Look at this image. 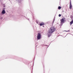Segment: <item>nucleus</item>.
I'll list each match as a JSON object with an SVG mask.
<instances>
[{
  "mask_svg": "<svg viewBox=\"0 0 73 73\" xmlns=\"http://www.w3.org/2000/svg\"><path fill=\"white\" fill-rule=\"evenodd\" d=\"M54 31V27H52L50 28V29L48 31V33H52Z\"/></svg>",
  "mask_w": 73,
  "mask_h": 73,
  "instance_id": "1",
  "label": "nucleus"
},
{
  "mask_svg": "<svg viewBox=\"0 0 73 73\" xmlns=\"http://www.w3.org/2000/svg\"><path fill=\"white\" fill-rule=\"evenodd\" d=\"M37 38L38 39V40H40V39L41 38V35H40V34L38 33V34Z\"/></svg>",
  "mask_w": 73,
  "mask_h": 73,
  "instance_id": "2",
  "label": "nucleus"
},
{
  "mask_svg": "<svg viewBox=\"0 0 73 73\" xmlns=\"http://www.w3.org/2000/svg\"><path fill=\"white\" fill-rule=\"evenodd\" d=\"M64 20H65V19H62L60 20L61 21V23H63V22H64Z\"/></svg>",
  "mask_w": 73,
  "mask_h": 73,
  "instance_id": "3",
  "label": "nucleus"
},
{
  "mask_svg": "<svg viewBox=\"0 0 73 73\" xmlns=\"http://www.w3.org/2000/svg\"><path fill=\"white\" fill-rule=\"evenodd\" d=\"M40 26H42V25H44V23L43 22H42V23L40 24Z\"/></svg>",
  "mask_w": 73,
  "mask_h": 73,
  "instance_id": "4",
  "label": "nucleus"
},
{
  "mask_svg": "<svg viewBox=\"0 0 73 73\" xmlns=\"http://www.w3.org/2000/svg\"><path fill=\"white\" fill-rule=\"evenodd\" d=\"M5 10H3L2 11V14H5Z\"/></svg>",
  "mask_w": 73,
  "mask_h": 73,
  "instance_id": "5",
  "label": "nucleus"
},
{
  "mask_svg": "<svg viewBox=\"0 0 73 73\" xmlns=\"http://www.w3.org/2000/svg\"><path fill=\"white\" fill-rule=\"evenodd\" d=\"M73 23V21H72L70 22V25H72Z\"/></svg>",
  "mask_w": 73,
  "mask_h": 73,
  "instance_id": "6",
  "label": "nucleus"
},
{
  "mask_svg": "<svg viewBox=\"0 0 73 73\" xmlns=\"http://www.w3.org/2000/svg\"><path fill=\"white\" fill-rule=\"evenodd\" d=\"M70 9H71V8H72V5H70Z\"/></svg>",
  "mask_w": 73,
  "mask_h": 73,
  "instance_id": "7",
  "label": "nucleus"
},
{
  "mask_svg": "<svg viewBox=\"0 0 73 73\" xmlns=\"http://www.w3.org/2000/svg\"><path fill=\"white\" fill-rule=\"evenodd\" d=\"M58 9H61V7H58Z\"/></svg>",
  "mask_w": 73,
  "mask_h": 73,
  "instance_id": "8",
  "label": "nucleus"
},
{
  "mask_svg": "<svg viewBox=\"0 0 73 73\" xmlns=\"http://www.w3.org/2000/svg\"><path fill=\"white\" fill-rule=\"evenodd\" d=\"M61 16V14H59V17H60V16Z\"/></svg>",
  "mask_w": 73,
  "mask_h": 73,
  "instance_id": "9",
  "label": "nucleus"
},
{
  "mask_svg": "<svg viewBox=\"0 0 73 73\" xmlns=\"http://www.w3.org/2000/svg\"><path fill=\"white\" fill-rule=\"evenodd\" d=\"M72 5V3H71V1H70V5Z\"/></svg>",
  "mask_w": 73,
  "mask_h": 73,
  "instance_id": "10",
  "label": "nucleus"
},
{
  "mask_svg": "<svg viewBox=\"0 0 73 73\" xmlns=\"http://www.w3.org/2000/svg\"><path fill=\"white\" fill-rule=\"evenodd\" d=\"M38 22H37V21H36V23H37V24H38Z\"/></svg>",
  "mask_w": 73,
  "mask_h": 73,
  "instance_id": "11",
  "label": "nucleus"
}]
</instances>
